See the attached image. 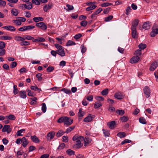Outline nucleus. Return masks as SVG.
Returning <instances> with one entry per match:
<instances>
[{"mask_svg": "<svg viewBox=\"0 0 158 158\" xmlns=\"http://www.w3.org/2000/svg\"><path fill=\"white\" fill-rule=\"evenodd\" d=\"M57 122L59 123H64V125L67 126L70 125L73 122V120L70 118L66 116L60 117L57 121Z\"/></svg>", "mask_w": 158, "mask_h": 158, "instance_id": "obj_1", "label": "nucleus"}, {"mask_svg": "<svg viewBox=\"0 0 158 158\" xmlns=\"http://www.w3.org/2000/svg\"><path fill=\"white\" fill-rule=\"evenodd\" d=\"M55 133L54 131H50L48 132L46 136V138L48 141H51L54 137Z\"/></svg>", "mask_w": 158, "mask_h": 158, "instance_id": "obj_2", "label": "nucleus"}, {"mask_svg": "<svg viewBox=\"0 0 158 158\" xmlns=\"http://www.w3.org/2000/svg\"><path fill=\"white\" fill-rule=\"evenodd\" d=\"M95 117L94 115H92L91 114H89L88 116L84 119L83 121L86 123L91 122Z\"/></svg>", "mask_w": 158, "mask_h": 158, "instance_id": "obj_3", "label": "nucleus"}, {"mask_svg": "<svg viewBox=\"0 0 158 158\" xmlns=\"http://www.w3.org/2000/svg\"><path fill=\"white\" fill-rule=\"evenodd\" d=\"M35 25L38 27H40L41 29L43 30H46L47 29V26L43 22L36 23Z\"/></svg>", "mask_w": 158, "mask_h": 158, "instance_id": "obj_4", "label": "nucleus"}, {"mask_svg": "<svg viewBox=\"0 0 158 158\" xmlns=\"http://www.w3.org/2000/svg\"><path fill=\"white\" fill-rule=\"evenodd\" d=\"M11 131V129L10 128V125H6L4 126L2 131L3 132H7V133H10Z\"/></svg>", "mask_w": 158, "mask_h": 158, "instance_id": "obj_5", "label": "nucleus"}, {"mask_svg": "<svg viewBox=\"0 0 158 158\" xmlns=\"http://www.w3.org/2000/svg\"><path fill=\"white\" fill-rule=\"evenodd\" d=\"M140 59V57L137 56H135L133 57L130 60V62L131 64H134L138 62Z\"/></svg>", "mask_w": 158, "mask_h": 158, "instance_id": "obj_6", "label": "nucleus"}, {"mask_svg": "<svg viewBox=\"0 0 158 158\" xmlns=\"http://www.w3.org/2000/svg\"><path fill=\"white\" fill-rule=\"evenodd\" d=\"M115 98L118 100L123 98L124 96L120 92L116 93L114 95Z\"/></svg>", "mask_w": 158, "mask_h": 158, "instance_id": "obj_7", "label": "nucleus"}, {"mask_svg": "<svg viewBox=\"0 0 158 158\" xmlns=\"http://www.w3.org/2000/svg\"><path fill=\"white\" fill-rule=\"evenodd\" d=\"M2 28L11 31H14L16 30L14 26L10 25L5 26Z\"/></svg>", "mask_w": 158, "mask_h": 158, "instance_id": "obj_8", "label": "nucleus"}, {"mask_svg": "<svg viewBox=\"0 0 158 158\" xmlns=\"http://www.w3.org/2000/svg\"><path fill=\"white\" fill-rule=\"evenodd\" d=\"M158 65V63L156 61H154L152 64L150 68V70L151 71H154L156 69Z\"/></svg>", "mask_w": 158, "mask_h": 158, "instance_id": "obj_9", "label": "nucleus"}, {"mask_svg": "<svg viewBox=\"0 0 158 158\" xmlns=\"http://www.w3.org/2000/svg\"><path fill=\"white\" fill-rule=\"evenodd\" d=\"M45 41V39L43 37H38L32 40V42L35 43L42 42Z\"/></svg>", "mask_w": 158, "mask_h": 158, "instance_id": "obj_10", "label": "nucleus"}, {"mask_svg": "<svg viewBox=\"0 0 158 158\" xmlns=\"http://www.w3.org/2000/svg\"><path fill=\"white\" fill-rule=\"evenodd\" d=\"M84 114L85 113L84 111L82 110V109L81 108H80L78 114V119L80 121L81 120L82 117L84 115Z\"/></svg>", "mask_w": 158, "mask_h": 158, "instance_id": "obj_11", "label": "nucleus"}, {"mask_svg": "<svg viewBox=\"0 0 158 158\" xmlns=\"http://www.w3.org/2000/svg\"><path fill=\"white\" fill-rule=\"evenodd\" d=\"M139 21L138 19H135L132 22L131 28L136 29V27L138 25Z\"/></svg>", "mask_w": 158, "mask_h": 158, "instance_id": "obj_12", "label": "nucleus"}, {"mask_svg": "<svg viewBox=\"0 0 158 158\" xmlns=\"http://www.w3.org/2000/svg\"><path fill=\"white\" fill-rule=\"evenodd\" d=\"M83 140H84V144L85 146H86L87 144L90 143L92 141V139L88 137H85Z\"/></svg>", "mask_w": 158, "mask_h": 158, "instance_id": "obj_13", "label": "nucleus"}, {"mask_svg": "<svg viewBox=\"0 0 158 158\" xmlns=\"http://www.w3.org/2000/svg\"><path fill=\"white\" fill-rule=\"evenodd\" d=\"M57 54L60 55L61 56H64L65 55V53L63 48L59 50H57Z\"/></svg>", "mask_w": 158, "mask_h": 158, "instance_id": "obj_14", "label": "nucleus"}, {"mask_svg": "<svg viewBox=\"0 0 158 158\" xmlns=\"http://www.w3.org/2000/svg\"><path fill=\"white\" fill-rule=\"evenodd\" d=\"M19 94L20 97L22 98H25L27 97L26 92L25 90H22L19 92Z\"/></svg>", "mask_w": 158, "mask_h": 158, "instance_id": "obj_15", "label": "nucleus"}, {"mask_svg": "<svg viewBox=\"0 0 158 158\" xmlns=\"http://www.w3.org/2000/svg\"><path fill=\"white\" fill-rule=\"evenodd\" d=\"M31 139L34 143H38L40 142V141L38 138L35 135L31 136Z\"/></svg>", "mask_w": 158, "mask_h": 158, "instance_id": "obj_16", "label": "nucleus"}, {"mask_svg": "<svg viewBox=\"0 0 158 158\" xmlns=\"http://www.w3.org/2000/svg\"><path fill=\"white\" fill-rule=\"evenodd\" d=\"M158 34V29H152V31L150 33L151 37H154Z\"/></svg>", "mask_w": 158, "mask_h": 158, "instance_id": "obj_17", "label": "nucleus"}, {"mask_svg": "<svg viewBox=\"0 0 158 158\" xmlns=\"http://www.w3.org/2000/svg\"><path fill=\"white\" fill-rule=\"evenodd\" d=\"M115 125V122L114 121H112L108 123L107 125L111 129H112L114 127V126Z\"/></svg>", "mask_w": 158, "mask_h": 158, "instance_id": "obj_18", "label": "nucleus"}, {"mask_svg": "<svg viewBox=\"0 0 158 158\" xmlns=\"http://www.w3.org/2000/svg\"><path fill=\"white\" fill-rule=\"evenodd\" d=\"M15 40L17 41H21L25 40V38L19 36H15L14 37Z\"/></svg>", "mask_w": 158, "mask_h": 158, "instance_id": "obj_19", "label": "nucleus"}, {"mask_svg": "<svg viewBox=\"0 0 158 158\" xmlns=\"http://www.w3.org/2000/svg\"><path fill=\"white\" fill-rule=\"evenodd\" d=\"M22 142H23V146L24 147H26L28 143V142L27 141L26 138L25 137H23L22 138Z\"/></svg>", "mask_w": 158, "mask_h": 158, "instance_id": "obj_20", "label": "nucleus"}, {"mask_svg": "<svg viewBox=\"0 0 158 158\" xmlns=\"http://www.w3.org/2000/svg\"><path fill=\"white\" fill-rule=\"evenodd\" d=\"M84 137L82 136H78L77 135H75L73 138V141H76L78 139H81L82 141L84 139Z\"/></svg>", "mask_w": 158, "mask_h": 158, "instance_id": "obj_21", "label": "nucleus"}, {"mask_svg": "<svg viewBox=\"0 0 158 158\" xmlns=\"http://www.w3.org/2000/svg\"><path fill=\"white\" fill-rule=\"evenodd\" d=\"M65 133V132L63 131L62 130H59L56 134V136L59 138L62 135Z\"/></svg>", "mask_w": 158, "mask_h": 158, "instance_id": "obj_22", "label": "nucleus"}, {"mask_svg": "<svg viewBox=\"0 0 158 158\" xmlns=\"http://www.w3.org/2000/svg\"><path fill=\"white\" fill-rule=\"evenodd\" d=\"M132 31L131 34L132 35V37L135 39L136 38V29H132L131 28Z\"/></svg>", "mask_w": 158, "mask_h": 158, "instance_id": "obj_23", "label": "nucleus"}, {"mask_svg": "<svg viewBox=\"0 0 158 158\" xmlns=\"http://www.w3.org/2000/svg\"><path fill=\"white\" fill-rule=\"evenodd\" d=\"M12 39V37L10 36H8L5 35L0 36V39L1 40H11Z\"/></svg>", "mask_w": 158, "mask_h": 158, "instance_id": "obj_24", "label": "nucleus"}, {"mask_svg": "<svg viewBox=\"0 0 158 158\" xmlns=\"http://www.w3.org/2000/svg\"><path fill=\"white\" fill-rule=\"evenodd\" d=\"M52 5H46L44 7V10L45 12H47L48 10L50 9L52 7Z\"/></svg>", "mask_w": 158, "mask_h": 158, "instance_id": "obj_25", "label": "nucleus"}, {"mask_svg": "<svg viewBox=\"0 0 158 158\" xmlns=\"http://www.w3.org/2000/svg\"><path fill=\"white\" fill-rule=\"evenodd\" d=\"M33 20L35 23H37L39 21H42L43 20V19L41 17H35L33 18Z\"/></svg>", "mask_w": 158, "mask_h": 158, "instance_id": "obj_26", "label": "nucleus"}, {"mask_svg": "<svg viewBox=\"0 0 158 158\" xmlns=\"http://www.w3.org/2000/svg\"><path fill=\"white\" fill-rule=\"evenodd\" d=\"M6 118L9 120H14L16 118V117L13 114H10L9 115L6 116Z\"/></svg>", "mask_w": 158, "mask_h": 158, "instance_id": "obj_27", "label": "nucleus"}, {"mask_svg": "<svg viewBox=\"0 0 158 158\" xmlns=\"http://www.w3.org/2000/svg\"><path fill=\"white\" fill-rule=\"evenodd\" d=\"M19 44L22 46H28L30 45V43L29 41L24 40L21 42Z\"/></svg>", "mask_w": 158, "mask_h": 158, "instance_id": "obj_28", "label": "nucleus"}, {"mask_svg": "<svg viewBox=\"0 0 158 158\" xmlns=\"http://www.w3.org/2000/svg\"><path fill=\"white\" fill-rule=\"evenodd\" d=\"M22 6H24V7L26 9H27L28 10L31 9L32 7V4L31 3V2H30V4L28 5H27L26 4H22Z\"/></svg>", "mask_w": 158, "mask_h": 158, "instance_id": "obj_29", "label": "nucleus"}, {"mask_svg": "<svg viewBox=\"0 0 158 158\" xmlns=\"http://www.w3.org/2000/svg\"><path fill=\"white\" fill-rule=\"evenodd\" d=\"M117 136L120 138H123L126 136L125 132H120L118 133Z\"/></svg>", "mask_w": 158, "mask_h": 158, "instance_id": "obj_30", "label": "nucleus"}, {"mask_svg": "<svg viewBox=\"0 0 158 158\" xmlns=\"http://www.w3.org/2000/svg\"><path fill=\"white\" fill-rule=\"evenodd\" d=\"M104 136L105 137H109L110 135V131L107 130L103 129L102 130Z\"/></svg>", "mask_w": 158, "mask_h": 158, "instance_id": "obj_31", "label": "nucleus"}, {"mask_svg": "<svg viewBox=\"0 0 158 158\" xmlns=\"http://www.w3.org/2000/svg\"><path fill=\"white\" fill-rule=\"evenodd\" d=\"M120 119L122 122H125L128 120L129 118L127 117L124 116L121 117Z\"/></svg>", "mask_w": 158, "mask_h": 158, "instance_id": "obj_32", "label": "nucleus"}, {"mask_svg": "<svg viewBox=\"0 0 158 158\" xmlns=\"http://www.w3.org/2000/svg\"><path fill=\"white\" fill-rule=\"evenodd\" d=\"M11 14L14 16H16L18 14L17 10L16 9L13 8L11 11Z\"/></svg>", "mask_w": 158, "mask_h": 158, "instance_id": "obj_33", "label": "nucleus"}, {"mask_svg": "<svg viewBox=\"0 0 158 158\" xmlns=\"http://www.w3.org/2000/svg\"><path fill=\"white\" fill-rule=\"evenodd\" d=\"M75 126L69 127L66 129L65 132L67 133H69L71 131L73 130L75 128Z\"/></svg>", "mask_w": 158, "mask_h": 158, "instance_id": "obj_34", "label": "nucleus"}, {"mask_svg": "<svg viewBox=\"0 0 158 158\" xmlns=\"http://www.w3.org/2000/svg\"><path fill=\"white\" fill-rule=\"evenodd\" d=\"M144 92L146 95V97L148 98V86H146L143 89Z\"/></svg>", "mask_w": 158, "mask_h": 158, "instance_id": "obj_35", "label": "nucleus"}, {"mask_svg": "<svg viewBox=\"0 0 158 158\" xmlns=\"http://www.w3.org/2000/svg\"><path fill=\"white\" fill-rule=\"evenodd\" d=\"M97 6L95 5L90 6L86 8V10L89 11L94 9Z\"/></svg>", "mask_w": 158, "mask_h": 158, "instance_id": "obj_36", "label": "nucleus"}, {"mask_svg": "<svg viewBox=\"0 0 158 158\" xmlns=\"http://www.w3.org/2000/svg\"><path fill=\"white\" fill-rule=\"evenodd\" d=\"M67 153L70 156L73 155L74 154L75 152L74 151L71 150V149H68L66 151Z\"/></svg>", "mask_w": 158, "mask_h": 158, "instance_id": "obj_37", "label": "nucleus"}, {"mask_svg": "<svg viewBox=\"0 0 158 158\" xmlns=\"http://www.w3.org/2000/svg\"><path fill=\"white\" fill-rule=\"evenodd\" d=\"M116 113L119 115H123L124 114L125 111L123 110H117L116 111Z\"/></svg>", "mask_w": 158, "mask_h": 158, "instance_id": "obj_38", "label": "nucleus"}, {"mask_svg": "<svg viewBox=\"0 0 158 158\" xmlns=\"http://www.w3.org/2000/svg\"><path fill=\"white\" fill-rule=\"evenodd\" d=\"M75 44L76 43L75 42L70 40H69V41H68L66 43L67 46H70L73 45H75Z\"/></svg>", "mask_w": 158, "mask_h": 158, "instance_id": "obj_39", "label": "nucleus"}, {"mask_svg": "<svg viewBox=\"0 0 158 158\" xmlns=\"http://www.w3.org/2000/svg\"><path fill=\"white\" fill-rule=\"evenodd\" d=\"M83 145L82 144H79V143H76V144L74 145L73 147L75 149H78L81 148Z\"/></svg>", "mask_w": 158, "mask_h": 158, "instance_id": "obj_40", "label": "nucleus"}, {"mask_svg": "<svg viewBox=\"0 0 158 158\" xmlns=\"http://www.w3.org/2000/svg\"><path fill=\"white\" fill-rule=\"evenodd\" d=\"M139 122L143 124H145L146 122L145 119L143 117H141L139 119Z\"/></svg>", "mask_w": 158, "mask_h": 158, "instance_id": "obj_41", "label": "nucleus"}, {"mask_svg": "<svg viewBox=\"0 0 158 158\" xmlns=\"http://www.w3.org/2000/svg\"><path fill=\"white\" fill-rule=\"evenodd\" d=\"M65 144L64 143H61L57 148V150L63 149L65 147Z\"/></svg>", "mask_w": 158, "mask_h": 158, "instance_id": "obj_42", "label": "nucleus"}, {"mask_svg": "<svg viewBox=\"0 0 158 158\" xmlns=\"http://www.w3.org/2000/svg\"><path fill=\"white\" fill-rule=\"evenodd\" d=\"M31 99L32 100V101L31 102L30 104L31 105L36 104L37 102L36 100H37V98L35 97L33 98H31Z\"/></svg>", "mask_w": 158, "mask_h": 158, "instance_id": "obj_43", "label": "nucleus"}, {"mask_svg": "<svg viewBox=\"0 0 158 158\" xmlns=\"http://www.w3.org/2000/svg\"><path fill=\"white\" fill-rule=\"evenodd\" d=\"M42 110L43 113H45L46 111L47 107L45 103L42 104Z\"/></svg>", "mask_w": 158, "mask_h": 158, "instance_id": "obj_44", "label": "nucleus"}, {"mask_svg": "<svg viewBox=\"0 0 158 158\" xmlns=\"http://www.w3.org/2000/svg\"><path fill=\"white\" fill-rule=\"evenodd\" d=\"M108 89L106 88L103 90L101 92V94L102 95H106L108 93Z\"/></svg>", "mask_w": 158, "mask_h": 158, "instance_id": "obj_45", "label": "nucleus"}, {"mask_svg": "<svg viewBox=\"0 0 158 158\" xmlns=\"http://www.w3.org/2000/svg\"><path fill=\"white\" fill-rule=\"evenodd\" d=\"M139 49L143 50L146 47V45L145 44H140L138 46Z\"/></svg>", "mask_w": 158, "mask_h": 158, "instance_id": "obj_46", "label": "nucleus"}, {"mask_svg": "<svg viewBox=\"0 0 158 158\" xmlns=\"http://www.w3.org/2000/svg\"><path fill=\"white\" fill-rule=\"evenodd\" d=\"M25 131V130L24 129H22L18 131L16 133V135H17V136H23V135L21 134V133H22L23 131Z\"/></svg>", "mask_w": 158, "mask_h": 158, "instance_id": "obj_47", "label": "nucleus"}, {"mask_svg": "<svg viewBox=\"0 0 158 158\" xmlns=\"http://www.w3.org/2000/svg\"><path fill=\"white\" fill-rule=\"evenodd\" d=\"M113 18V16L112 15H109L107 17L104 18V21L105 22H108L110 20L112 19Z\"/></svg>", "mask_w": 158, "mask_h": 158, "instance_id": "obj_48", "label": "nucleus"}, {"mask_svg": "<svg viewBox=\"0 0 158 158\" xmlns=\"http://www.w3.org/2000/svg\"><path fill=\"white\" fill-rule=\"evenodd\" d=\"M102 105L100 102H96L94 105V108L95 109L98 108L101 106Z\"/></svg>", "mask_w": 158, "mask_h": 158, "instance_id": "obj_49", "label": "nucleus"}, {"mask_svg": "<svg viewBox=\"0 0 158 158\" xmlns=\"http://www.w3.org/2000/svg\"><path fill=\"white\" fill-rule=\"evenodd\" d=\"M5 53L6 51L4 48H0V56H3L5 54Z\"/></svg>", "mask_w": 158, "mask_h": 158, "instance_id": "obj_50", "label": "nucleus"}, {"mask_svg": "<svg viewBox=\"0 0 158 158\" xmlns=\"http://www.w3.org/2000/svg\"><path fill=\"white\" fill-rule=\"evenodd\" d=\"M42 74L41 73H37L36 75V77L38 78V81H41L42 80V78L41 77Z\"/></svg>", "mask_w": 158, "mask_h": 158, "instance_id": "obj_51", "label": "nucleus"}, {"mask_svg": "<svg viewBox=\"0 0 158 158\" xmlns=\"http://www.w3.org/2000/svg\"><path fill=\"white\" fill-rule=\"evenodd\" d=\"M61 91H64L66 94H70L71 93V90L70 89H68L65 88H63L62 89Z\"/></svg>", "mask_w": 158, "mask_h": 158, "instance_id": "obj_52", "label": "nucleus"}, {"mask_svg": "<svg viewBox=\"0 0 158 158\" xmlns=\"http://www.w3.org/2000/svg\"><path fill=\"white\" fill-rule=\"evenodd\" d=\"M13 22L15 23L16 25L19 26L21 25L22 23L20 20H14Z\"/></svg>", "mask_w": 158, "mask_h": 158, "instance_id": "obj_53", "label": "nucleus"}, {"mask_svg": "<svg viewBox=\"0 0 158 158\" xmlns=\"http://www.w3.org/2000/svg\"><path fill=\"white\" fill-rule=\"evenodd\" d=\"M24 38H25V40H34V38L33 37L29 35H26L24 36Z\"/></svg>", "mask_w": 158, "mask_h": 158, "instance_id": "obj_54", "label": "nucleus"}, {"mask_svg": "<svg viewBox=\"0 0 158 158\" xmlns=\"http://www.w3.org/2000/svg\"><path fill=\"white\" fill-rule=\"evenodd\" d=\"M66 7L68 8L66 10L68 11H69L70 10H73L74 8L73 6L70 5L69 4H67L66 5Z\"/></svg>", "mask_w": 158, "mask_h": 158, "instance_id": "obj_55", "label": "nucleus"}, {"mask_svg": "<svg viewBox=\"0 0 158 158\" xmlns=\"http://www.w3.org/2000/svg\"><path fill=\"white\" fill-rule=\"evenodd\" d=\"M87 23V21L86 20H85L81 22L80 23V24L82 26L85 27L86 26Z\"/></svg>", "mask_w": 158, "mask_h": 158, "instance_id": "obj_56", "label": "nucleus"}, {"mask_svg": "<svg viewBox=\"0 0 158 158\" xmlns=\"http://www.w3.org/2000/svg\"><path fill=\"white\" fill-rule=\"evenodd\" d=\"M17 65V64L16 62L14 61L11 63L10 67L11 69L15 68Z\"/></svg>", "mask_w": 158, "mask_h": 158, "instance_id": "obj_57", "label": "nucleus"}, {"mask_svg": "<svg viewBox=\"0 0 158 158\" xmlns=\"http://www.w3.org/2000/svg\"><path fill=\"white\" fill-rule=\"evenodd\" d=\"M86 99L89 101H92L93 100V97L92 95H89L86 96Z\"/></svg>", "mask_w": 158, "mask_h": 158, "instance_id": "obj_58", "label": "nucleus"}, {"mask_svg": "<svg viewBox=\"0 0 158 158\" xmlns=\"http://www.w3.org/2000/svg\"><path fill=\"white\" fill-rule=\"evenodd\" d=\"M62 141L65 143L67 142L69 140L68 137L67 136H64L62 137Z\"/></svg>", "mask_w": 158, "mask_h": 158, "instance_id": "obj_59", "label": "nucleus"}, {"mask_svg": "<svg viewBox=\"0 0 158 158\" xmlns=\"http://www.w3.org/2000/svg\"><path fill=\"white\" fill-rule=\"evenodd\" d=\"M82 36V35L81 33H79L76 35L74 38L75 39L77 40L80 38Z\"/></svg>", "mask_w": 158, "mask_h": 158, "instance_id": "obj_60", "label": "nucleus"}, {"mask_svg": "<svg viewBox=\"0 0 158 158\" xmlns=\"http://www.w3.org/2000/svg\"><path fill=\"white\" fill-rule=\"evenodd\" d=\"M32 3L35 5H39L40 4V1L38 0H32Z\"/></svg>", "mask_w": 158, "mask_h": 158, "instance_id": "obj_61", "label": "nucleus"}, {"mask_svg": "<svg viewBox=\"0 0 158 158\" xmlns=\"http://www.w3.org/2000/svg\"><path fill=\"white\" fill-rule=\"evenodd\" d=\"M112 3H109L108 2H105L101 4V6L102 7H106L112 5Z\"/></svg>", "mask_w": 158, "mask_h": 158, "instance_id": "obj_62", "label": "nucleus"}, {"mask_svg": "<svg viewBox=\"0 0 158 158\" xmlns=\"http://www.w3.org/2000/svg\"><path fill=\"white\" fill-rule=\"evenodd\" d=\"M6 4V2L2 0H0V6L4 7Z\"/></svg>", "mask_w": 158, "mask_h": 158, "instance_id": "obj_63", "label": "nucleus"}, {"mask_svg": "<svg viewBox=\"0 0 158 158\" xmlns=\"http://www.w3.org/2000/svg\"><path fill=\"white\" fill-rule=\"evenodd\" d=\"M131 142V140L128 139H125L123 141H122L121 143V145H123L125 143H130Z\"/></svg>", "mask_w": 158, "mask_h": 158, "instance_id": "obj_64", "label": "nucleus"}]
</instances>
